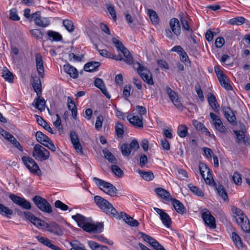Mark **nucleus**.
Segmentation results:
<instances>
[{"label": "nucleus", "instance_id": "obj_1", "mask_svg": "<svg viewBox=\"0 0 250 250\" xmlns=\"http://www.w3.org/2000/svg\"><path fill=\"white\" fill-rule=\"evenodd\" d=\"M94 201L97 206L106 214L112 215L116 218H118L119 214L117 211L108 201L97 195L94 197Z\"/></svg>", "mask_w": 250, "mask_h": 250}, {"label": "nucleus", "instance_id": "obj_2", "mask_svg": "<svg viewBox=\"0 0 250 250\" xmlns=\"http://www.w3.org/2000/svg\"><path fill=\"white\" fill-rule=\"evenodd\" d=\"M93 180L101 190L109 195L115 196L118 193V189L111 183L97 177H94Z\"/></svg>", "mask_w": 250, "mask_h": 250}, {"label": "nucleus", "instance_id": "obj_3", "mask_svg": "<svg viewBox=\"0 0 250 250\" xmlns=\"http://www.w3.org/2000/svg\"><path fill=\"white\" fill-rule=\"evenodd\" d=\"M136 64L138 65V67H136L137 72L142 80L148 85H153L152 75L150 71L147 68L142 65L140 63L137 62Z\"/></svg>", "mask_w": 250, "mask_h": 250}, {"label": "nucleus", "instance_id": "obj_4", "mask_svg": "<svg viewBox=\"0 0 250 250\" xmlns=\"http://www.w3.org/2000/svg\"><path fill=\"white\" fill-rule=\"evenodd\" d=\"M32 156L37 160L42 161L49 158L50 152L40 145L36 144L33 147Z\"/></svg>", "mask_w": 250, "mask_h": 250}, {"label": "nucleus", "instance_id": "obj_5", "mask_svg": "<svg viewBox=\"0 0 250 250\" xmlns=\"http://www.w3.org/2000/svg\"><path fill=\"white\" fill-rule=\"evenodd\" d=\"M32 200L41 211L47 213H50L52 212L51 206L46 199L40 196H35L33 197Z\"/></svg>", "mask_w": 250, "mask_h": 250}, {"label": "nucleus", "instance_id": "obj_6", "mask_svg": "<svg viewBox=\"0 0 250 250\" xmlns=\"http://www.w3.org/2000/svg\"><path fill=\"white\" fill-rule=\"evenodd\" d=\"M21 160L24 165L31 172L37 174L41 172V170L38 165L32 158L23 156L21 158Z\"/></svg>", "mask_w": 250, "mask_h": 250}, {"label": "nucleus", "instance_id": "obj_7", "mask_svg": "<svg viewBox=\"0 0 250 250\" xmlns=\"http://www.w3.org/2000/svg\"><path fill=\"white\" fill-rule=\"evenodd\" d=\"M139 148L138 142L134 139L129 144H123L121 146V151L123 156H128L131 152V150L136 151Z\"/></svg>", "mask_w": 250, "mask_h": 250}, {"label": "nucleus", "instance_id": "obj_8", "mask_svg": "<svg viewBox=\"0 0 250 250\" xmlns=\"http://www.w3.org/2000/svg\"><path fill=\"white\" fill-rule=\"evenodd\" d=\"M240 127L241 129L240 130L233 131V133L236 136L235 142L237 144H239L241 142H243L246 145H249L250 143L248 140L246 138V133L247 132V130L245 125L243 124H241L240 125Z\"/></svg>", "mask_w": 250, "mask_h": 250}, {"label": "nucleus", "instance_id": "obj_9", "mask_svg": "<svg viewBox=\"0 0 250 250\" xmlns=\"http://www.w3.org/2000/svg\"><path fill=\"white\" fill-rule=\"evenodd\" d=\"M87 232H101L104 229L103 223H90L88 221L81 228Z\"/></svg>", "mask_w": 250, "mask_h": 250}, {"label": "nucleus", "instance_id": "obj_10", "mask_svg": "<svg viewBox=\"0 0 250 250\" xmlns=\"http://www.w3.org/2000/svg\"><path fill=\"white\" fill-rule=\"evenodd\" d=\"M9 198L15 204L23 209L28 210L31 208L30 203L24 198L15 195L14 194H11L9 195Z\"/></svg>", "mask_w": 250, "mask_h": 250}, {"label": "nucleus", "instance_id": "obj_11", "mask_svg": "<svg viewBox=\"0 0 250 250\" xmlns=\"http://www.w3.org/2000/svg\"><path fill=\"white\" fill-rule=\"evenodd\" d=\"M201 214L202 219L206 224L210 228L214 229L216 227L215 218L208 209L205 208L202 210Z\"/></svg>", "mask_w": 250, "mask_h": 250}, {"label": "nucleus", "instance_id": "obj_12", "mask_svg": "<svg viewBox=\"0 0 250 250\" xmlns=\"http://www.w3.org/2000/svg\"><path fill=\"white\" fill-rule=\"evenodd\" d=\"M209 115L215 129L221 133H225L227 131V128L223 125L220 117L212 112L210 113Z\"/></svg>", "mask_w": 250, "mask_h": 250}, {"label": "nucleus", "instance_id": "obj_13", "mask_svg": "<svg viewBox=\"0 0 250 250\" xmlns=\"http://www.w3.org/2000/svg\"><path fill=\"white\" fill-rule=\"evenodd\" d=\"M0 133L2 136L7 140L9 141L14 146L21 151H23L22 146L20 143L16 140L13 135L11 134L9 132L3 129H0Z\"/></svg>", "mask_w": 250, "mask_h": 250}, {"label": "nucleus", "instance_id": "obj_14", "mask_svg": "<svg viewBox=\"0 0 250 250\" xmlns=\"http://www.w3.org/2000/svg\"><path fill=\"white\" fill-rule=\"evenodd\" d=\"M167 92L168 94L171 102L179 110L182 111L184 109V105L182 104L181 100L175 91L170 88H167Z\"/></svg>", "mask_w": 250, "mask_h": 250}, {"label": "nucleus", "instance_id": "obj_15", "mask_svg": "<svg viewBox=\"0 0 250 250\" xmlns=\"http://www.w3.org/2000/svg\"><path fill=\"white\" fill-rule=\"evenodd\" d=\"M43 226L45 227L47 231L53 233L56 235L62 236L63 234L61 227L55 222H52L49 223L44 222Z\"/></svg>", "mask_w": 250, "mask_h": 250}, {"label": "nucleus", "instance_id": "obj_16", "mask_svg": "<svg viewBox=\"0 0 250 250\" xmlns=\"http://www.w3.org/2000/svg\"><path fill=\"white\" fill-rule=\"evenodd\" d=\"M40 15V12H36L31 15V19L37 26L42 27H47L50 24L49 21L46 18L42 19Z\"/></svg>", "mask_w": 250, "mask_h": 250}, {"label": "nucleus", "instance_id": "obj_17", "mask_svg": "<svg viewBox=\"0 0 250 250\" xmlns=\"http://www.w3.org/2000/svg\"><path fill=\"white\" fill-rule=\"evenodd\" d=\"M231 210L234 214L233 216L239 225L245 222V221H248V218L244 214L243 211L241 209L233 207Z\"/></svg>", "mask_w": 250, "mask_h": 250}, {"label": "nucleus", "instance_id": "obj_18", "mask_svg": "<svg viewBox=\"0 0 250 250\" xmlns=\"http://www.w3.org/2000/svg\"><path fill=\"white\" fill-rule=\"evenodd\" d=\"M70 137L71 143L77 152L80 154H82L83 153L82 146L76 132L74 131H71L70 133Z\"/></svg>", "mask_w": 250, "mask_h": 250}, {"label": "nucleus", "instance_id": "obj_19", "mask_svg": "<svg viewBox=\"0 0 250 250\" xmlns=\"http://www.w3.org/2000/svg\"><path fill=\"white\" fill-rule=\"evenodd\" d=\"M154 210L160 215L163 225L167 228H170L171 224V220L168 214L163 209L157 208H154Z\"/></svg>", "mask_w": 250, "mask_h": 250}, {"label": "nucleus", "instance_id": "obj_20", "mask_svg": "<svg viewBox=\"0 0 250 250\" xmlns=\"http://www.w3.org/2000/svg\"><path fill=\"white\" fill-rule=\"evenodd\" d=\"M223 112L229 122L232 125L236 124V118L233 111L229 106L223 107Z\"/></svg>", "mask_w": 250, "mask_h": 250}, {"label": "nucleus", "instance_id": "obj_21", "mask_svg": "<svg viewBox=\"0 0 250 250\" xmlns=\"http://www.w3.org/2000/svg\"><path fill=\"white\" fill-rule=\"evenodd\" d=\"M169 26L173 33L176 36H179L181 34V26L179 21L178 19L173 18L169 21Z\"/></svg>", "mask_w": 250, "mask_h": 250}, {"label": "nucleus", "instance_id": "obj_22", "mask_svg": "<svg viewBox=\"0 0 250 250\" xmlns=\"http://www.w3.org/2000/svg\"><path fill=\"white\" fill-rule=\"evenodd\" d=\"M119 219H123L124 221L128 225L132 227H137L139 226V223L136 220L127 215L126 213L121 212L120 214H119Z\"/></svg>", "mask_w": 250, "mask_h": 250}, {"label": "nucleus", "instance_id": "obj_23", "mask_svg": "<svg viewBox=\"0 0 250 250\" xmlns=\"http://www.w3.org/2000/svg\"><path fill=\"white\" fill-rule=\"evenodd\" d=\"M36 68L38 74L41 77H43L44 75V66L43 62L42 57L40 53H37L35 56Z\"/></svg>", "mask_w": 250, "mask_h": 250}, {"label": "nucleus", "instance_id": "obj_24", "mask_svg": "<svg viewBox=\"0 0 250 250\" xmlns=\"http://www.w3.org/2000/svg\"><path fill=\"white\" fill-rule=\"evenodd\" d=\"M155 192L161 198L166 201H170L172 198L169 192L162 188H156L154 189Z\"/></svg>", "mask_w": 250, "mask_h": 250}, {"label": "nucleus", "instance_id": "obj_25", "mask_svg": "<svg viewBox=\"0 0 250 250\" xmlns=\"http://www.w3.org/2000/svg\"><path fill=\"white\" fill-rule=\"evenodd\" d=\"M46 102L44 99L39 96L37 98H35L32 103V105L37 109L41 111H44L45 109Z\"/></svg>", "mask_w": 250, "mask_h": 250}, {"label": "nucleus", "instance_id": "obj_26", "mask_svg": "<svg viewBox=\"0 0 250 250\" xmlns=\"http://www.w3.org/2000/svg\"><path fill=\"white\" fill-rule=\"evenodd\" d=\"M170 201L172 202L174 209L178 213L181 214L186 213V208L180 201L175 198H172Z\"/></svg>", "mask_w": 250, "mask_h": 250}, {"label": "nucleus", "instance_id": "obj_27", "mask_svg": "<svg viewBox=\"0 0 250 250\" xmlns=\"http://www.w3.org/2000/svg\"><path fill=\"white\" fill-rule=\"evenodd\" d=\"M130 116V115H128L127 119L131 124L138 127H142L143 126L142 117H139L138 116Z\"/></svg>", "mask_w": 250, "mask_h": 250}, {"label": "nucleus", "instance_id": "obj_28", "mask_svg": "<svg viewBox=\"0 0 250 250\" xmlns=\"http://www.w3.org/2000/svg\"><path fill=\"white\" fill-rule=\"evenodd\" d=\"M63 70L65 72L68 74L73 79H76L78 77V72L76 68L69 64L63 65Z\"/></svg>", "mask_w": 250, "mask_h": 250}, {"label": "nucleus", "instance_id": "obj_29", "mask_svg": "<svg viewBox=\"0 0 250 250\" xmlns=\"http://www.w3.org/2000/svg\"><path fill=\"white\" fill-rule=\"evenodd\" d=\"M208 101L209 105L212 108L215 112L218 111L219 105L217 102L216 98L212 93H208Z\"/></svg>", "mask_w": 250, "mask_h": 250}, {"label": "nucleus", "instance_id": "obj_30", "mask_svg": "<svg viewBox=\"0 0 250 250\" xmlns=\"http://www.w3.org/2000/svg\"><path fill=\"white\" fill-rule=\"evenodd\" d=\"M72 218L77 222L78 226L80 228L88 221V218L80 213L72 215Z\"/></svg>", "mask_w": 250, "mask_h": 250}, {"label": "nucleus", "instance_id": "obj_31", "mask_svg": "<svg viewBox=\"0 0 250 250\" xmlns=\"http://www.w3.org/2000/svg\"><path fill=\"white\" fill-rule=\"evenodd\" d=\"M101 63L99 62H90L86 63L83 67V69L87 72H93L100 66Z\"/></svg>", "mask_w": 250, "mask_h": 250}, {"label": "nucleus", "instance_id": "obj_32", "mask_svg": "<svg viewBox=\"0 0 250 250\" xmlns=\"http://www.w3.org/2000/svg\"><path fill=\"white\" fill-rule=\"evenodd\" d=\"M36 138L39 143L43 146L45 145L50 141V138L41 131H37L36 132Z\"/></svg>", "mask_w": 250, "mask_h": 250}, {"label": "nucleus", "instance_id": "obj_33", "mask_svg": "<svg viewBox=\"0 0 250 250\" xmlns=\"http://www.w3.org/2000/svg\"><path fill=\"white\" fill-rule=\"evenodd\" d=\"M37 122L38 124L42 126L45 129L47 130L51 134H53V131L52 128L48 125L47 123L41 116L36 115Z\"/></svg>", "mask_w": 250, "mask_h": 250}, {"label": "nucleus", "instance_id": "obj_34", "mask_svg": "<svg viewBox=\"0 0 250 250\" xmlns=\"http://www.w3.org/2000/svg\"><path fill=\"white\" fill-rule=\"evenodd\" d=\"M231 238L235 246L239 249H242L244 248L243 244L241 237L235 232H232Z\"/></svg>", "mask_w": 250, "mask_h": 250}, {"label": "nucleus", "instance_id": "obj_35", "mask_svg": "<svg viewBox=\"0 0 250 250\" xmlns=\"http://www.w3.org/2000/svg\"><path fill=\"white\" fill-rule=\"evenodd\" d=\"M88 245L92 250H110L107 247L100 245L93 241H89Z\"/></svg>", "mask_w": 250, "mask_h": 250}, {"label": "nucleus", "instance_id": "obj_36", "mask_svg": "<svg viewBox=\"0 0 250 250\" xmlns=\"http://www.w3.org/2000/svg\"><path fill=\"white\" fill-rule=\"evenodd\" d=\"M122 53L124 57L123 60L125 62L129 64H131L133 62V58L130 54L129 50L126 48H124V50L120 52Z\"/></svg>", "mask_w": 250, "mask_h": 250}, {"label": "nucleus", "instance_id": "obj_37", "mask_svg": "<svg viewBox=\"0 0 250 250\" xmlns=\"http://www.w3.org/2000/svg\"><path fill=\"white\" fill-rule=\"evenodd\" d=\"M218 81L222 87L227 90H231L232 89V87L228 83V79L226 75L224 77H222L218 78Z\"/></svg>", "mask_w": 250, "mask_h": 250}, {"label": "nucleus", "instance_id": "obj_38", "mask_svg": "<svg viewBox=\"0 0 250 250\" xmlns=\"http://www.w3.org/2000/svg\"><path fill=\"white\" fill-rule=\"evenodd\" d=\"M214 185L218 193L222 198V199L225 201L228 199V195L224 187L220 184L217 185L215 183H214Z\"/></svg>", "mask_w": 250, "mask_h": 250}, {"label": "nucleus", "instance_id": "obj_39", "mask_svg": "<svg viewBox=\"0 0 250 250\" xmlns=\"http://www.w3.org/2000/svg\"><path fill=\"white\" fill-rule=\"evenodd\" d=\"M138 173L142 178L147 181H151L154 178L153 173L151 171H145L144 170H139Z\"/></svg>", "mask_w": 250, "mask_h": 250}, {"label": "nucleus", "instance_id": "obj_40", "mask_svg": "<svg viewBox=\"0 0 250 250\" xmlns=\"http://www.w3.org/2000/svg\"><path fill=\"white\" fill-rule=\"evenodd\" d=\"M47 34L49 38H52V41L59 42L62 39V36L59 33L52 30L48 31Z\"/></svg>", "mask_w": 250, "mask_h": 250}, {"label": "nucleus", "instance_id": "obj_41", "mask_svg": "<svg viewBox=\"0 0 250 250\" xmlns=\"http://www.w3.org/2000/svg\"><path fill=\"white\" fill-rule=\"evenodd\" d=\"M32 86L37 94L39 95L42 92V85L41 80L39 78H36L33 80Z\"/></svg>", "mask_w": 250, "mask_h": 250}, {"label": "nucleus", "instance_id": "obj_42", "mask_svg": "<svg viewBox=\"0 0 250 250\" xmlns=\"http://www.w3.org/2000/svg\"><path fill=\"white\" fill-rule=\"evenodd\" d=\"M104 157L109 162L113 164L117 163V159L108 150L104 149L103 150Z\"/></svg>", "mask_w": 250, "mask_h": 250}, {"label": "nucleus", "instance_id": "obj_43", "mask_svg": "<svg viewBox=\"0 0 250 250\" xmlns=\"http://www.w3.org/2000/svg\"><path fill=\"white\" fill-rule=\"evenodd\" d=\"M2 77L5 79V81L12 83L14 79L13 74L7 69L3 70L2 73Z\"/></svg>", "mask_w": 250, "mask_h": 250}, {"label": "nucleus", "instance_id": "obj_44", "mask_svg": "<svg viewBox=\"0 0 250 250\" xmlns=\"http://www.w3.org/2000/svg\"><path fill=\"white\" fill-rule=\"evenodd\" d=\"M0 214L4 216H9L13 214V210L0 203Z\"/></svg>", "mask_w": 250, "mask_h": 250}, {"label": "nucleus", "instance_id": "obj_45", "mask_svg": "<svg viewBox=\"0 0 250 250\" xmlns=\"http://www.w3.org/2000/svg\"><path fill=\"white\" fill-rule=\"evenodd\" d=\"M188 187L189 189L195 195L202 197L204 196V193L203 191L197 187L194 186L192 184H189Z\"/></svg>", "mask_w": 250, "mask_h": 250}, {"label": "nucleus", "instance_id": "obj_46", "mask_svg": "<svg viewBox=\"0 0 250 250\" xmlns=\"http://www.w3.org/2000/svg\"><path fill=\"white\" fill-rule=\"evenodd\" d=\"M177 133L180 137H185L188 133L187 126L185 125H180L178 127Z\"/></svg>", "mask_w": 250, "mask_h": 250}, {"label": "nucleus", "instance_id": "obj_47", "mask_svg": "<svg viewBox=\"0 0 250 250\" xmlns=\"http://www.w3.org/2000/svg\"><path fill=\"white\" fill-rule=\"evenodd\" d=\"M245 19L243 17H237L229 20V23L232 25H242L245 22Z\"/></svg>", "mask_w": 250, "mask_h": 250}, {"label": "nucleus", "instance_id": "obj_48", "mask_svg": "<svg viewBox=\"0 0 250 250\" xmlns=\"http://www.w3.org/2000/svg\"><path fill=\"white\" fill-rule=\"evenodd\" d=\"M148 12L152 23L154 24H157L159 22V18L156 12L151 9H149Z\"/></svg>", "mask_w": 250, "mask_h": 250}, {"label": "nucleus", "instance_id": "obj_49", "mask_svg": "<svg viewBox=\"0 0 250 250\" xmlns=\"http://www.w3.org/2000/svg\"><path fill=\"white\" fill-rule=\"evenodd\" d=\"M180 20L183 29L186 31L188 32L189 33H192L193 32V30L189 27L187 20H186V19L183 17L180 18Z\"/></svg>", "mask_w": 250, "mask_h": 250}, {"label": "nucleus", "instance_id": "obj_50", "mask_svg": "<svg viewBox=\"0 0 250 250\" xmlns=\"http://www.w3.org/2000/svg\"><path fill=\"white\" fill-rule=\"evenodd\" d=\"M63 26L69 32H72L74 30L73 22L69 20H64L62 22Z\"/></svg>", "mask_w": 250, "mask_h": 250}, {"label": "nucleus", "instance_id": "obj_51", "mask_svg": "<svg viewBox=\"0 0 250 250\" xmlns=\"http://www.w3.org/2000/svg\"><path fill=\"white\" fill-rule=\"evenodd\" d=\"M112 42L114 44L116 48L117 49L118 52L120 53L121 51L125 48V46L123 45L122 42L115 38L112 39Z\"/></svg>", "mask_w": 250, "mask_h": 250}, {"label": "nucleus", "instance_id": "obj_52", "mask_svg": "<svg viewBox=\"0 0 250 250\" xmlns=\"http://www.w3.org/2000/svg\"><path fill=\"white\" fill-rule=\"evenodd\" d=\"M199 168L200 174L203 178H204V176H205V174H204L205 170H203V168H205L206 169V170L207 171V175H209L210 176H212L211 174V170L208 167L207 165H206L205 164L200 163L199 165Z\"/></svg>", "mask_w": 250, "mask_h": 250}, {"label": "nucleus", "instance_id": "obj_53", "mask_svg": "<svg viewBox=\"0 0 250 250\" xmlns=\"http://www.w3.org/2000/svg\"><path fill=\"white\" fill-rule=\"evenodd\" d=\"M115 131L118 137H122L124 133V125L122 123H118L115 126Z\"/></svg>", "mask_w": 250, "mask_h": 250}, {"label": "nucleus", "instance_id": "obj_54", "mask_svg": "<svg viewBox=\"0 0 250 250\" xmlns=\"http://www.w3.org/2000/svg\"><path fill=\"white\" fill-rule=\"evenodd\" d=\"M36 238L41 243L48 248H49L50 245H51L52 244L51 241L47 238L41 236H36Z\"/></svg>", "mask_w": 250, "mask_h": 250}, {"label": "nucleus", "instance_id": "obj_55", "mask_svg": "<svg viewBox=\"0 0 250 250\" xmlns=\"http://www.w3.org/2000/svg\"><path fill=\"white\" fill-rule=\"evenodd\" d=\"M232 180L234 183L237 185H241L242 183L241 175L238 172H235L232 177Z\"/></svg>", "mask_w": 250, "mask_h": 250}, {"label": "nucleus", "instance_id": "obj_56", "mask_svg": "<svg viewBox=\"0 0 250 250\" xmlns=\"http://www.w3.org/2000/svg\"><path fill=\"white\" fill-rule=\"evenodd\" d=\"M180 60L184 62L186 65H189L190 64V61L188 58L187 53L184 50L181 54H179Z\"/></svg>", "mask_w": 250, "mask_h": 250}, {"label": "nucleus", "instance_id": "obj_57", "mask_svg": "<svg viewBox=\"0 0 250 250\" xmlns=\"http://www.w3.org/2000/svg\"><path fill=\"white\" fill-rule=\"evenodd\" d=\"M111 170L116 176L119 177H122L124 175L123 171L116 165H112Z\"/></svg>", "mask_w": 250, "mask_h": 250}, {"label": "nucleus", "instance_id": "obj_58", "mask_svg": "<svg viewBox=\"0 0 250 250\" xmlns=\"http://www.w3.org/2000/svg\"><path fill=\"white\" fill-rule=\"evenodd\" d=\"M31 35L37 39H42L43 38V34L40 29H34L30 31Z\"/></svg>", "mask_w": 250, "mask_h": 250}, {"label": "nucleus", "instance_id": "obj_59", "mask_svg": "<svg viewBox=\"0 0 250 250\" xmlns=\"http://www.w3.org/2000/svg\"><path fill=\"white\" fill-rule=\"evenodd\" d=\"M55 206L56 208H59L63 211H66L69 208L67 205L64 204L60 200H57L55 202Z\"/></svg>", "mask_w": 250, "mask_h": 250}, {"label": "nucleus", "instance_id": "obj_60", "mask_svg": "<svg viewBox=\"0 0 250 250\" xmlns=\"http://www.w3.org/2000/svg\"><path fill=\"white\" fill-rule=\"evenodd\" d=\"M10 19L12 20L18 21L20 20V17L17 14V10L16 8H12L10 10Z\"/></svg>", "mask_w": 250, "mask_h": 250}, {"label": "nucleus", "instance_id": "obj_61", "mask_svg": "<svg viewBox=\"0 0 250 250\" xmlns=\"http://www.w3.org/2000/svg\"><path fill=\"white\" fill-rule=\"evenodd\" d=\"M103 121L104 118L102 115H100L97 117L95 123V128L97 130H99L102 128Z\"/></svg>", "mask_w": 250, "mask_h": 250}, {"label": "nucleus", "instance_id": "obj_62", "mask_svg": "<svg viewBox=\"0 0 250 250\" xmlns=\"http://www.w3.org/2000/svg\"><path fill=\"white\" fill-rule=\"evenodd\" d=\"M242 230L246 233H250V223L249 220L240 225Z\"/></svg>", "mask_w": 250, "mask_h": 250}, {"label": "nucleus", "instance_id": "obj_63", "mask_svg": "<svg viewBox=\"0 0 250 250\" xmlns=\"http://www.w3.org/2000/svg\"><path fill=\"white\" fill-rule=\"evenodd\" d=\"M148 163V159L146 155L142 154L140 156V165L143 167Z\"/></svg>", "mask_w": 250, "mask_h": 250}, {"label": "nucleus", "instance_id": "obj_64", "mask_svg": "<svg viewBox=\"0 0 250 250\" xmlns=\"http://www.w3.org/2000/svg\"><path fill=\"white\" fill-rule=\"evenodd\" d=\"M225 43V40L223 37H218L215 41V46L217 48H221Z\"/></svg>", "mask_w": 250, "mask_h": 250}]
</instances>
